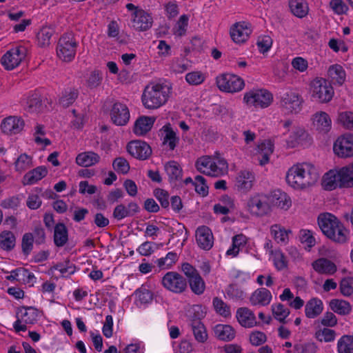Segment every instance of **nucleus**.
Wrapping results in <instances>:
<instances>
[{
	"label": "nucleus",
	"mask_w": 353,
	"mask_h": 353,
	"mask_svg": "<svg viewBox=\"0 0 353 353\" xmlns=\"http://www.w3.org/2000/svg\"><path fill=\"white\" fill-rule=\"evenodd\" d=\"M196 240L201 249L210 250L213 245V235L210 229L205 225L198 228L196 231Z\"/></svg>",
	"instance_id": "obj_19"
},
{
	"label": "nucleus",
	"mask_w": 353,
	"mask_h": 353,
	"mask_svg": "<svg viewBox=\"0 0 353 353\" xmlns=\"http://www.w3.org/2000/svg\"><path fill=\"white\" fill-rule=\"evenodd\" d=\"M204 79L205 77L200 72H192L185 75V80L190 85L201 84Z\"/></svg>",
	"instance_id": "obj_61"
},
{
	"label": "nucleus",
	"mask_w": 353,
	"mask_h": 353,
	"mask_svg": "<svg viewBox=\"0 0 353 353\" xmlns=\"http://www.w3.org/2000/svg\"><path fill=\"white\" fill-rule=\"evenodd\" d=\"M114 169L117 172L127 174L130 170V165L128 161L123 157L116 158L112 163Z\"/></svg>",
	"instance_id": "obj_56"
},
{
	"label": "nucleus",
	"mask_w": 353,
	"mask_h": 353,
	"mask_svg": "<svg viewBox=\"0 0 353 353\" xmlns=\"http://www.w3.org/2000/svg\"><path fill=\"white\" fill-rule=\"evenodd\" d=\"M272 312L274 318L281 323H285V318L290 314L288 308L279 303L276 305H272Z\"/></svg>",
	"instance_id": "obj_53"
},
{
	"label": "nucleus",
	"mask_w": 353,
	"mask_h": 353,
	"mask_svg": "<svg viewBox=\"0 0 353 353\" xmlns=\"http://www.w3.org/2000/svg\"><path fill=\"white\" fill-rule=\"evenodd\" d=\"M339 219L331 213L320 214L318 216V224L323 234L326 236L330 234L341 223Z\"/></svg>",
	"instance_id": "obj_16"
},
{
	"label": "nucleus",
	"mask_w": 353,
	"mask_h": 353,
	"mask_svg": "<svg viewBox=\"0 0 353 353\" xmlns=\"http://www.w3.org/2000/svg\"><path fill=\"white\" fill-rule=\"evenodd\" d=\"M331 310L339 314L346 315L351 311L350 303L340 299H332L330 302Z\"/></svg>",
	"instance_id": "obj_45"
},
{
	"label": "nucleus",
	"mask_w": 353,
	"mask_h": 353,
	"mask_svg": "<svg viewBox=\"0 0 353 353\" xmlns=\"http://www.w3.org/2000/svg\"><path fill=\"white\" fill-rule=\"evenodd\" d=\"M297 353H316L317 345L313 342L299 343Z\"/></svg>",
	"instance_id": "obj_64"
},
{
	"label": "nucleus",
	"mask_w": 353,
	"mask_h": 353,
	"mask_svg": "<svg viewBox=\"0 0 353 353\" xmlns=\"http://www.w3.org/2000/svg\"><path fill=\"white\" fill-rule=\"evenodd\" d=\"M53 240L57 247L61 248L66 245L68 241V230L63 223H58L55 225Z\"/></svg>",
	"instance_id": "obj_27"
},
{
	"label": "nucleus",
	"mask_w": 353,
	"mask_h": 353,
	"mask_svg": "<svg viewBox=\"0 0 353 353\" xmlns=\"http://www.w3.org/2000/svg\"><path fill=\"white\" fill-rule=\"evenodd\" d=\"M239 323L245 327H252L256 325L254 314L248 307H240L236 312Z\"/></svg>",
	"instance_id": "obj_26"
},
{
	"label": "nucleus",
	"mask_w": 353,
	"mask_h": 353,
	"mask_svg": "<svg viewBox=\"0 0 353 353\" xmlns=\"http://www.w3.org/2000/svg\"><path fill=\"white\" fill-rule=\"evenodd\" d=\"M289 7L291 12L298 18H303L308 13V6L304 0H290Z\"/></svg>",
	"instance_id": "obj_38"
},
{
	"label": "nucleus",
	"mask_w": 353,
	"mask_h": 353,
	"mask_svg": "<svg viewBox=\"0 0 353 353\" xmlns=\"http://www.w3.org/2000/svg\"><path fill=\"white\" fill-rule=\"evenodd\" d=\"M41 105L42 100L41 96L37 93H34L29 96L23 104L25 110L29 112H39Z\"/></svg>",
	"instance_id": "obj_40"
},
{
	"label": "nucleus",
	"mask_w": 353,
	"mask_h": 353,
	"mask_svg": "<svg viewBox=\"0 0 353 353\" xmlns=\"http://www.w3.org/2000/svg\"><path fill=\"white\" fill-rule=\"evenodd\" d=\"M254 176L249 171H241L236 177V186L242 191L250 190L253 185Z\"/></svg>",
	"instance_id": "obj_32"
},
{
	"label": "nucleus",
	"mask_w": 353,
	"mask_h": 353,
	"mask_svg": "<svg viewBox=\"0 0 353 353\" xmlns=\"http://www.w3.org/2000/svg\"><path fill=\"white\" fill-rule=\"evenodd\" d=\"M339 353H353V336L344 335L337 343Z\"/></svg>",
	"instance_id": "obj_48"
},
{
	"label": "nucleus",
	"mask_w": 353,
	"mask_h": 353,
	"mask_svg": "<svg viewBox=\"0 0 353 353\" xmlns=\"http://www.w3.org/2000/svg\"><path fill=\"white\" fill-rule=\"evenodd\" d=\"M100 157L94 152H84L77 155L76 163L82 167H90L99 161Z\"/></svg>",
	"instance_id": "obj_37"
},
{
	"label": "nucleus",
	"mask_w": 353,
	"mask_h": 353,
	"mask_svg": "<svg viewBox=\"0 0 353 353\" xmlns=\"http://www.w3.org/2000/svg\"><path fill=\"white\" fill-rule=\"evenodd\" d=\"M154 195L161 203L163 208H168L170 205L169 194L167 191L157 188L154 191Z\"/></svg>",
	"instance_id": "obj_57"
},
{
	"label": "nucleus",
	"mask_w": 353,
	"mask_h": 353,
	"mask_svg": "<svg viewBox=\"0 0 353 353\" xmlns=\"http://www.w3.org/2000/svg\"><path fill=\"white\" fill-rule=\"evenodd\" d=\"M271 234L278 243H286L288 241V234L291 233V230H285L280 225L275 224L272 225L270 228Z\"/></svg>",
	"instance_id": "obj_46"
},
{
	"label": "nucleus",
	"mask_w": 353,
	"mask_h": 353,
	"mask_svg": "<svg viewBox=\"0 0 353 353\" xmlns=\"http://www.w3.org/2000/svg\"><path fill=\"white\" fill-rule=\"evenodd\" d=\"M170 87L164 84L148 85L143 90L141 100L147 109L154 110L162 106L168 101Z\"/></svg>",
	"instance_id": "obj_2"
},
{
	"label": "nucleus",
	"mask_w": 353,
	"mask_h": 353,
	"mask_svg": "<svg viewBox=\"0 0 353 353\" xmlns=\"http://www.w3.org/2000/svg\"><path fill=\"white\" fill-rule=\"evenodd\" d=\"M323 303L316 298H313L307 302L305 307V315L307 318L314 319L323 311Z\"/></svg>",
	"instance_id": "obj_35"
},
{
	"label": "nucleus",
	"mask_w": 353,
	"mask_h": 353,
	"mask_svg": "<svg viewBox=\"0 0 353 353\" xmlns=\"http://www.w3.org/2000/svg\"><path fill=\"white\" fill-rule=\"evenodd\" d=\"M152 17L143 10H137L133 13L132 26L136 30L146 31L152 27Z\"/></svg>",
	"instance_id": "obj_17"
},
{
	"label": "nucleus",
	"mask_w": 353,
	"mask_h": 353,
	"mask_svg": "<svg viewBox=\"0 0 353 353\" xmlns=\"http://www.w3.org/2000/svg\"><path fill=\"white\" fill-rule=\"evenodd\" d=\"M27 49L23 46H17L8 51L1 58V64L6 70H12L25 59Z\"/></svg>",
	"instance_id": "obj_10"
},
{
	"label": "nucleus",
	"mask_w": 353,
	"mask_h": 353,
	"mask_svg": "<svg viewBox=\"0 0 353 353\" xmlns=\"http://www.w3.org/2000/svg\"><path fill=\"white\" fill-rule=\"evenodd\" d=\"M39 316V310L34 307L22 306L18 309L17 312V321L14 323L13 327L16 332L26 331L27 325H33Z\"/></svg>",
	"instance_id": "obj_4"
},
{
	"label": "nucleus",
	"mask_w": 353,
	"mask_h": 353,
	"mask_svg": "<svg viewBox=\"0 0 353 353\" xmlns=\"http://www.w3.org/2000/svg\"><path fill=\"white\" fill-rule=\"evenodd\" d=\"M339 119L345 128L353 130V112H341L339 114Z\"/></svg>",
	"instance_id": "obj_63"
},
{
	"label": "nucleus",
	"mask_w": 353,
	"mask_h": 353,
	"mask_svg": "<svg viewBox=\"0 0 353 353\" xmlns=\"http://www.w3.org/2000/svg\"><path fill=\"white\" fill-rule=\"evenodd\" d=\"M48 174V170L45 166H39L27 172L23 182L24 185H32L42 179Z\"/></svg>",
	"instance_id": "obj_30"
},
{
	"label": "nucleus",
	"mask_w": 353,
	"mask_h": 353,
	"mask_svg": "<svg viewBox=\"0 0 353 353\" xmlns=\"http://www.w3.org/2000/svg\"><path fill=\"white\" fill-rule=\"evenodd\" d=\"M336 155L342 158L353 156V134L348 133L339 137L333 147Z\"/></svg>",
	"instance_id": "obj_12"
},
{
	"label": "nucleus",
	"mask_w": 353,
	"mask_h": 353,
	"mask_svg": "<svg viewBox=\"0 0 353 353\" xmlns=\"http://www.w3.org/2000/svg\"><path fill=\"white\" fill-rule=\"evenodd\" d=\"M77 42L72 33L64 34L60 39L57 48V56L66 62L71 61L76 54Z\"/></svg>",
	"instance_id": "obj_3"
},
{
	"label": "nucleus",
	"mask_w": 353,
	"mask_h": 353,
	"mask_svg": "<svg viewBox=\"0 0 353 353\" xmlns=\"http://www.w3.org/2000/svg\"><path fill=\"white\" fill-rule=\"evenodd\" d=\"M256 45L261 52H267L270 49L272 45V39L268 35L260 37L257 40Z\"/></svg>",
	"instance_id": "obj_58"
},
{
	"label": "nucleus",
	"mask_w": 353,
	"mask_h": 353,
	"mask_svg": "<svg viewBox=\"0 0 353 353\" xmlns=\"http://www.w3.org/2000/svg\"><path fill=\"white\" fill-rule=\"evenodd\" d=\"M268 196L270 204L272 205L285 210L289 208L291 205V200L290 197L286 193L281 191L280 190H276L272 192Z\"/></svg>",
	"instance_id": "obj_21"
},
{
	"label": "nucleus",
	"mask_w": 353,
	"mask_h": 353,
	"mask_svg": "<svg viewBox=\"0 0 353 353\" xmlns=\"http://www.w3.org/2000/svg\"><path fill=\"white\" fill-rule=\"evenodd\" d=\"M79 91L74 88H69L65 89L59 99V103L63 108H68L72 105L77 99Z\"/></svg>",
	"instance_id": "obj_42"
},
{
	"label": "nucleus",
	"mask_w": 353,
	"mask_h": 353,
	"mask_svg": "<svg viewBox=\"0 0 353 353\" xmlns=\"http://www.w3.org/2000/svg\"><path fill=\"white\" fill-rule=\"evenodd\" d=\"M272 300V294L267 288H257L251 295L250 301L253 305L265 306Z\"/></svg>",
	"instance_id": "obj_24"
},
{
	"label": "nucleus",
	"mask_w": 353,
	"mask_h": 353,
	"mask_svg": "<svg viewBox=\"0 0 353 353\" xmlns=\"http://www.w3.org/2000/svg\"><path fill=\"white\" fill-rule=\"evenodd\" d=\"M312 99L320 103L330 101L334 94V90L330 82L323 78L316 79L311 83Z\"/></svg>",
	"instance_id": "obj_5"
},
{
	"label": "nucleus",
	"mask_w": 353,
	"mask_h": 353,
	"mask_svg": "<svg viewBox=\"0 0 353 353\" xmlns=\"http://www.w3.org/2000/svg\"><path fill=\"white\" fill-rule=\"evenodd\" d=\"M339 188L353 187V163L336 170Z\"/></svg>",
	"instance_id": "obj_22"
},
{
	"label": "nucleus",
	"mask_w": 353,
	"mask_h": 353,
	"mask_svg": "<svg viewBox=\"0 0 353 353\" xmlns=\"http://www.w3.org/2000/svg\"><path fill=\"white\" fill-rule=\"evenodd\" d=\"M303 100L296 92L288 90L281 94L280 105L288 113H298L302 108Z\"/></svg>",
	"instance_id": "obj_8"
},
{
	"label": "nucleus",
	"mask_w": 353,
	"mask_h": 353,
	"mask_svg": "<svg viewBox=\"0 0 353 353\" xmlns=\"http://www.w3.org/2000/svg\"><path fill=\"white\" fill-rule=\"evenodd\" d=\"M213 306L215 311L222 316L228 317L231 315L230 307L221 299L215 297L213 299Z\"/></svg>",
	"instance_id": "obj_51"
},
{
	"label": "nucleus",
	"mask_w": 353,
	"mask_h": 353,
	"mask_svg": "<svg viewBox=\"0 0 353 353\" xmlns=\"http://www.w3.org/2000/svg\"><path fill=\"white\" fill-rule=\"evenodd\" d=\"M195 339L199 343H204L208 339V334L204 325L199 320H194L191 323Z\"/></svg>",
	"instance_id": "obj_43"
},
{
	"label": "nucleus",
	"mask_w": 353,
	"mask_h": 353,
	"mask_svg": "<svg viewBox=\"0 0 353 353\" xmlns=\"http://www.w3.org/2000/svg\"><path fill=\"white\" fill-rule=\"evenodd\" d=\"M336 333L334 330L329 328H323L316 332V337L321 341L325 342L333 341L335 339Z\"/></svg>",
	"instance_id": "obj_60"
},
{
	"label": "nucleus",
	"mask_w": 353,
	"mask_h": 353,
	"mask_svg": "<svg viewBox=\"0 0 353 353\" xmlns=\"http://www.w3.org/2000/svg\"><path fill=\"white\" fill-rule=\"evenodd\" d=\"M135 301L148 303L153 299V293L148 288H137L134 292Z\"/></svg>",
	"instance_id": "obj_50"
},
{
	"label": "nucleus",
	"mask_w": 353,
	"mask_h": 353,
	"mask_svg": "<svg viewBox=\"0 0 353 353\" xmlns=\"http://www.w3.org/2000/svg\"><path fill=\"white\" fill-rule=\"evenodd\" d=\"M243 101L248 105L264 108L272 102V95L265 90H252L245 93Z\"/></svg>",
	"instance_id": "obj_6"
},
{
	"label": "nucleus",
	"mask_w": 353,
	"mask_h": 353,
	"mask_svg": "<svg viewBox=\"0 0 353 353\" xmlns=\"http://www.w3.org/2000/svg\"><path fill=\"white\" fill-rule=\"evenodd\" d=\"M155 121L153 117L141 116L134 123L133 132L139 136L146 134L152 128Z\"/></svg>",
	"instance_id": "obj_23"
},
{
	"label": "nucleus",
	"mask_w": 353,
	"mask_h": 353,
	"mask_svg": "<svg viewBox=\"0 0 353 353\" xmlns=\"http://www.w3.org/2000/svg\"><path fill=\"white\" fill-rule=\"evenodd\" d=\"M328 75L334 84L341 85L345 80V72L343 67L339 64L330 66Z\"/></svg>",
	"instance_id": "obj_39"
},
{
	"label": "nucleus",
	"mask_w": 353,
	"mask_h": 353,
	"mask_svg": "<svg viewBox=\"0 0 353 353\" xmlns=\"http://www.w3.org/2000/svg\"><path fill=\"white\" fill-rule=\"evenodd\" d=\"M313 125L319 132L327 133L331 129L332 121L326 112H321L314 115Z\"/></svg>",
	"instance_id": "obj_25"
},
{
	"label": "nucleus",
	"mask_w": 353,
	"mask_h": 353,
	"mask_svg": "<svg viewBox=\"0 0 353 353\" xmlns=\"http://www.w3.org/2000/svg\"><path fill=\"white\" fill-rule=\"evenodd\" d=\"M313 268L320 274H332L336 271V265L325 258H320L312 263Z\"/></svg>",
	"instance_id": "obj_29"
},
{
	"label": "nucleus",
	"mask_w": 353,
	"mask_h": 353,
	"mask_svg": "<svg viewBox=\"0 0 353 353\" xmlns=\"http://www.w3.org/2000/svg\"><path fill=\"white\" fill-rule=\"evenodd\" d=\"M248 210L256 216H261L270 212V204L268 195L256 194L248 201Z\"/></svg>",
	"instance_id": "obj_9"
},
{
	"label": "nucleus",
	"mask_w": 353,
	"mask_h": 353,
	"mask_svg": "<svg viewBox=\"0 0 353 353\" xmlns=\"http://www.w3.org/2000/svg\"><path fill=\"white\" fill-rule=\"evenodd\" d=\"M312 143V139L308 132L299 126L294 127L286 141L287 146L290 148L296 147L306 148L310 146Z\"/></svg>",
	"instance_id": "obj_11"
},
{
	"label": "nucleus",
	"mask_w": 353,
	"mask_h": 353,
	"mask_svg": "<svg viewBox=\"0 0 353 353\" xmlns=\"http://www.w3.org/2000/svg\"><path fill=\"white\" fill-rule=\"evenodd\" d=\"M127 151L133 157L145 160L152 154V149L150 146L145 141H132L127 145Z\"/></svg>",
	"instance_id": "obj_14"
},
{
	"label": "nucleus",
	"mask_w": 353,
	"mask_h": 353,
	"mask_svg": "<svg viewBox=\"0 0 353 353\" xmlns=\"http://www.w3.org/2000/svg\"><path fill=\"white\" fill-rule=\"evenodd\" d=\"M23 126V120L14 116L4 119L1 125L3 132L6 134H17L22 130Z\"/></svg>",
	"instance_id": "obj_18"
},
{
	"label": "nucleus",
	"mask_w": 353,
	"mask_h": 353,
	"mask_svg": "<svg viewBox=\"0 0 353 353\" xmlns=\"http://www.w3.org/2000/svg\"><path fill=\"white\" fill-rule=\"evenodd\" d=\"M165 136L164 137L163 143H168V146L170 150H173L176 145V142L179 141V139L176 137L175 132L170 128H166L165 129Z\"/></svg>",
	"instance_id": "obj_59"
},
{
	"label": "nucleus",
	"mask_w": 353,
	"mask_h": 353,
	"mask_svg": "<svg viewBox=\"0 0 353 353\" xmlns=\"http://www.w3.org/2000/svg\"><path fill=\"white\" fill-rule=\"evenodd\" d=\"M181 268L188 279L190 287H205V283L199 272L191 264L183 263Z\"/></svg>",
	"instance_id": "obj_20"
},
{
	"label": "nucleus",
	"mask_w": 353,
	"mask_h": 353,
	"mask_svg": "<svg viewBox=\"0 0 353 353\" xmlns=\"http://www.w3.org/2000/svg\"><path fill=\"white\" fill-rule=\"evenodd\" d=\"M163 287H183L186 285L185 279L179 273L170 272L163 277Z\"/></svg>",
	"instance_id": "obj_31"
},
{
	"label": "nucleus",
	"mask_w": 353,
	"mask_h": 353,
	"mask_svg": "<svg viewBox=\"0 0 353 353\" xmlns=\"http://www.w3.org/2000/svg\"><path fill=\"white\" fill-rule=\"evenodd\" d=\"M194 186L195 191L200 195L205 196L208 194V186L205 183L203 176L198 175L194 179Z\"/></svg>",
	"instance_id": "obj_55"
},
{
	"label": "nucleus",
	"mask_w": 353,
	"mask_h": 353,
	"mask_svg": "<svg viewBox=\"0 0 353 353\" xmlns=\"http://www.w3.org/2000/svg\"><path fill=\"white\" fill-rule=\"evenodd\" d=\"M54 31L53 28L48 26L43 27L37 33L38 45L40 47H46L50 44V39Z\"/></svg>",
	"instance_id": "obj_47"
},
{
	"label": "nucleus",
	"mask_w": 353,
	"mask_h": 353,
	"mask_svg": "<svg viewBox=\"0 0 353 353\" xmlns=\"http://www.w3.org/2000/svg\"><path fill=\"white\" fill-rule=\"evenodd\" d=\"M327 237L336 243L345 244L350 239V231L341 223Z\"/></svg>",
	"instance_id": "obj_28"
},
{
	"label": "nucleus",
	"mask_w": 353,
	"mask_h": 353,
	"mask_svg": "<svg viewBox=\"0 0 353 353\" xmlns=\"http://www.w3.org/2000/svg\"><path fill=\"white\" fill-rule=\"evenodd\" d=\"M20 205V199L18 196H13L3 200L0 206L4 209L16 210Z\"/></svg>",
	"instance_id": "obj_62"
},
{
	"label": "nucleus",
	"mask_w": 353,
	"mask_h": 353,
	"mask_svg": "<svg viewBox=\"0 0 353 353\" xmlns=\"http://www.w3.org/2000/svg\"><path fill=\"white\" fill-rule=\"evenodd\" d=\"M251 32V25L245 21L235 23L230 30L232 39L236 43H242L246 41Z\"/></svg>",
	"instance_id": "obj_15"
},
{
	"label": "nucleus",
	"mask_w": 353,
	"mask_h": 353,
	"mask_svg": "<svg viewBox=\"0 0 353 353\" xmlns=\"http://www.w3.org/2000/svg\"><path fill=\"white\" fill-rule=\"evenodd\" d=\"M16 281L21 285L30 283L35 279L34 274L23 268H19L14 270Z\"/></svg>",
	"instance_id": "obj_49"
},
{
	"label": "nucleus",
	"mask_w": 353,
	"mask_h": 353,
	"mask_svg": "<svg viewBox=\"0 0 353 353\" xmlns=\"http://www.w3.org/2000/svg\"><path fill=\"white\" fill-rule=\"evenodd\" d=\"M111 121L117 125H126L130 119V111L125 104L115 102L110 110Z\"/></svg>",
	"instance_id": "obj_13"
},
{
	"label": "nucleus",
	"mask_w": 353,
	"mask_h": 353,
	"mask_svg": "<svg viewBox=\"0 0 353 353\" xmlns=\"http://www.w3.org/2000/svg\"><path fill=\"white\" fill-rule=\"evenodd\" d=\"M228 170L226 161L220 157H214L212 162V166L207 171V174L212 176H219L223 174Z\"/></svg>",
	"instance_id": "obj_34"
},
{
	"label": "nucleus",
	"mask_w": 353,
	"mask_h": 353,
	"mask_svg": "<svg viewBox=\"0 0 353 353\" xmlns=\"http://www.w3.org/2000/svg\"><path fill=\"white\" fill-rule=\"evenodd\" d=\"M216 337L221 341H232L235 336V331L229 325H216L214 328Z\"/></svg>",
	"instance_id": "obj_33"
},
{
	"label": "nucleus",
	"mask_w": 353,
	"mask_h": 353,
	"mask_svg": "<svg viewBox=\"0 0 353 353\" xmlns=\"http://www.w3.org/2000/svg\"><path fill=\"white\" fill-rule=\"evenodd\" d=\"M336 171L331 170L327 172L323 178V186L325 190H333L339 188V184L337 180Z\"/></svg>",
	"instance_id": "obj_44"
},
{
	"label": "nucleus",
	"mask_w": 353,
	"mask_h": 353,
	"mask_svg": "<svg viewBox=\"0 0 353 353\" xmlns=\"http://www.w3.org/2000/svg\"><path fill=\"white\" fill-rule=\"evenodd\" d=\"M165 170L168 175L170 183L176 182L182 178V168L180 165L174 161H170L165 164Z\"/></svg>",
	"instance_id": "obj_36"
},
{
	"label": "nucleus",
	"mask_w": 353,
	"mask_h": 353,
	"mask_svg": "<svg viewBox=\"0 0 353 353\" xmlns=\"http://www.w3.org/2000/svg\"><path fill=\"white\" fill-rule=\"evenodd\" d=\"M16 237L14 234L8 230H4L0 234V247L4 250L10 251L14 246Z\"/></svg>",
	"instance_id": "obj_41"
},
{
	"label": "nucleus",
	"mask_w": 353,
	"mask_h": 353,
	"mask_svg": "<svg viewBox=\"0 0 353 353\" xmlns=\"http://www.w3.org/2000/svg\"><path fill=\"white\" fill-rule=\"evenodd\" d=\"M317 170L310 163L292 167L286 175V181L294 188L303 189L314 184L319 179Z\"/></svg>",
	"instance_id": "obj_1"
},
{
	"label": "nucleus",
	"mask_w": 353,
	"mask_h": 353,
	"mask_svg": "<svg viewBox=\"0 0 353 353\" xmlns=\"http://www.w3.org/2000/svg\"><path fill=\"white\" fill-rule=\"evenodd\" d=\"M32 158L26 154H21L15 161V169L17 171L22 172L31 166Z\"/></svg>",
	"instance_id": "obj_52"
},
{
	"label": "nucleus",
	"mask_w": 353,
	"mask_h": 353,
	"mask_svg": "<svg viewBox=\"0 0 353 353\" xmlns=\"http://www.w3.org/2000/svg\"><path fill=\"white\" fill-rule=\"evenodd\" d=\"M218 88L226 92H237L245 86L244 80L240 77L232 74H223L216 77Z\"/></svg>",
	"instance_id": "obj_7"
},
{
	"label": "nucleus",
	"mask_w": 353,
	"mask_h": 353,
	"mask_svg": "<svg viewBox=\"0 0 353 353\" xmlns=\"http://www.w3.org/2000/svg\"><path fill=\"white\" fill-rule=\"evenodd\" d=\"M34 236L32 233H25L22 237L21 249L25 255H28L33 248Z\"/></svg>",
	"instance_id": "obj_54"
}]
</instances>
